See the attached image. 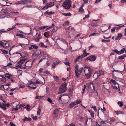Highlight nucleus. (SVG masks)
Listing matches in <instances>:
<instances>
[{
	"instance_id": "nucleus-1",
	"label": "nucleus",
	"mask_w": 126,
	"mask_h": 126,
	"mask_svg": "<svg viewBox=\"0 0 126 126\" xmlns=\"http://www.w3.org/2000/svg\"><path fill=\"white\" fill-rule=\"evenodd\" d=\"M74 67L75 69V74L76 76L77 77H79L82 73L83 68H79L77 65L75 66Z\"/></svg>"
},
{
	"instance_id": "nucleus-2",
	"label": "nucleus",
	"mask_w": 126,
	"mask_h": 126,
	"mask_svg": "<svg viewBox=\"0 0 126 126\" xmlns=\"http://www.w3.org/2000/svg\"><path fill=\"white\" fill-rule=\"evenodd\" d=\"M72 1L70 0H67L63 2L62 6L66 9H68L71 6Z\"/></svg>"
},
{
	"instance_id": "nucleus-3",
	"label": "nucleus",
	"mask_w": 126,
	"mask_h": 126,
	"mask_svg": "<svg viewBox=\"0 0 126 126\" xmlns=\"http://www.w3.org/2000/svg\"><path fill=\"white\" fill-rule=\"evenodd\" d=\"M55 26V25L54 24H53L52 26L50 27L47 28V29L46 30H48L49 29H51L50 32L52 33V35L53 34V33L56 32L57 31L56 29H55V28L54 27Z\"/></svg>"
},
{
	"instance_id": "nucleus-4",
	"label": "nucleus",
	"mask_w": 126,
	"mask_h": 126,
	"mask_svg": "<svg viewBox=\"0 0 126 126\" xmlns=\"http://www.w3.org/2000/svg\"><path fill=\"white\" fill-rule=\"evenodd\" d=\"M126 48H124L122 49L120 51H118L117 49L113 50L112 51L114 52L118 55H121L125 51V53H126V50H125Z\"/></svg>"
},
{
	"instance_id": "nucleus-5",
	"label": "nucleus",
	"mask_w": 126,
	"mask_h": 126,
	"mask_svg": "<svg viewBox=\"0 0 126 126\" xmlns=\"http://www.w3.org/2000/svg\"><path fill=\"white\" fill-rule=\"evenodd\" d=\"M96 59V57L94 55H91L88 57L86 59V60H89L91 61H94Z\"/></svg>"
},
{
	"instance_id": "nucleus-6",
	"label": "nucleus",
	"mask_w": 126,
	"mask_h": 126,
	"mask_svg": "<svg viewBox=\"0 0 126 126\" xmlns=\"http://www.w3.org/2000/svg\"><path fill=\"white\" fill-rule=\"evenodd\" d=\"M63 87H61V86L59 89V91L58 93V94L63 93L65 92L67 90V89L64 88H63Z\"/></svg>"
},
{
	"instance_id": "nucleus-7",
	"label": "nucleus",
	"mask_w": 126,
	"mask_h": 126,
	"mask_svg": "<svg viewBox=\"0 0 126 126\" xmlns=\"http://www.w3.org/2000/svg\"><path fill=\"white\" fill-rule=\"evenodd\" d=\"M66 31L68 33H69L70 32L72 31H74V29L73 27L71 26L66 28H65Z\"/></svg>"
},
{
	"instance_id": "nucleus-8",
	"label": "nucleus",
	"mask_w": 126,
	"mask_h": 126,
	"mask_svg": "<svg viewBox=\"0 0 126 126\" xmlns=\"http://www.w3.org/2000/svg\"><path fill=\"white\" fill-rule=\"evenodd\" d=\"M57 40H58L62 41V42H63L66 45V46L67 47L68 46V43L66 42L65 40L63 38H58Z\"/></svg>"
},
{
	"instance_id": "nucleus-9",
	"label": "nucleus",
	"mask_w": 126,
	"mask_h": 126,
	"mask_svg": "<svg viewBox=\"0 0 126 126\" xmlns=\"http://www.w3.org/2000/svg\"><path fill=\"white\" fill-rule=\"evenodd\" d=\"M97 24L96 23H94L92 22L91 24V25L89 27L91 29H92L95 27H96L97 26Z\"/></svg>"
},
{
	"instance_id": "nucleus-10",
	"label": "nucleus",
	"mask_w": 126,
	"mask_h": 126,
	"mask_svg": "<svg viewBox=\"0 0 126 126\" xmlns=\"http://www.w3.org/2000/svg\"><path fill=\"white\" fill-rule=\"evenodd\" d=\"M46 4L48 8L54 5V3L53 2H50L47 3Z\"/></svg>"
},
{
	"instance_id": "nucleus-11",
	"label": "nucleus",
	"mask_w": 126,
	"mask_h": 126,
	"mask_svg": "<svg viewBox=\"0 0 126 126\" xmlns=\"http://www.w3.org/2000/svg\"><path fill=\"white\" fill-rule=\"evenodd\" d=\"M123 36L122 34L121 33H120L118 34V36H116L115 38V40H118L119 39H120Z\"/></svg>"
},
{
	"instance_id": "nucleus-12",
	"label": "nucleus",
	"mask_w": 126,
	"mask_h": 126,
	"mask_svg": "<svg viewBox=\"0 0 126 126\" xmlns=\"http://www.w3.org/2000/svg\"><path fill=\"white\" fill-rule=\"evenodd\" d=\"M38 48L37 46L35 45H32L31 46L29 47V49L31 50L32 49H37Z\"/></svg>"
},
{
	"instance_id": "nucleus-13",
	"label": "nucleus",
	"mask_w": 126,
	"mask_h": 126,
	"mask_svg": "<svg viewBox=\"0 0 126 126\" xmlns=\"http://www.w3.org/2000/svg\"><path fill=\"white\" fill-rule=\"evenodd\" d=\"M63 95V99L65 100L68 101L69 100L70 97L68 95Z\"/></svg>"
},
{
	"instance_id": "nucleus-14",
	"label": "nucleus",
	"mask_w": 126,
	"mask_h": 126,
	"mask_svg": "<svg viewBox=\"0 0 126 126\" xmlns=\"http://www.w3.org/2000/svg\"><path fill=\"white\" fill-rule=\"evenodd\" d=\"M3 75L8 79H10V78H11L12 76V75L7 73H5Z\"/></svg>"
},
{
	"instance_id": "nucleus-15",
	"label": "nucleus",
	"mask_w": 126,
	"mask_h": 126,
	"mask_svg": "<svg viewBox=\"0 0 126 126\" xmlns=\"http://www.w3.org/2000/svg\"><path fill=\"white\" fill-rule=\"evenodd\" d=\"M73 102L76 105L79 103H81L82 102V101L80 99H77L75 101Z\"/></svg>"
},
{
	"instance_id": "nucleus-16",
	"label": "nucleus",
	"mask_w": 126,
	"mask_h": 126,
	"mask_svg": "<svg viewBox=\"0 0 126 126\" xmlns=\"http://www.w3.org/2000/svg\"><path fill=\"white\" fill-rule=\"evenodd\" d=\"M32 120V119L30 117L27 118L26 117H24L23 119H22L23 121L24 122L26 121H30Z\"/></svg>"
},
{
	"instance_id": "nucleus-17",
	"label": "nucleus",
	"mask_w": 126,
	"mask_h": 126,
	"mask_svg": "<svg viewBox=\"0 0 126 126\" xmlns=\"http://www.w3.org/2000/svg\"><path fill=\"white\" fill-rule=\"evenodd\" d=\"M32 63H31V62H29L28 63L30 65V66L27 65L25 66H24V67H23V68L24 69H26L27 68V67H28L27 68H29L30 67H32Z\"/></svg>"
},
{
	"instance_id": "nucleus-18",
	"label": "nucleus",
	"mask_w": 126,
	"mask_h": 126,
	"mask_svg": "<svg viewBox=\"0 0 126 126\" xmlns=\"http://www.w3.org/2000/svg\"><path fill=\"white\" fill-rule=\"evenodd\" d=\"M41 111V108L40 106H39V107L38 109L37 114L39 116L40 115V112Z\"/></svg>"
},
{
	"instance_id": "nucleus-19",
	"label": "nucleus",
	"mask_w": 126,
	"mask_h": 126,
	"mask_svg": "<svg viewBox=\"0 0 126 126\" xmlns=\"http://www.w3.org/2000/svg\"><path fill=\"white\" fill-rule=\"evenodd\" d=\"M25 60L24 59L20 60V61L18 62V63L19 65L22 64L25 62Z\"/></svg>"
},
{
	"instance_id": "nucleus-20",
	"label": "nucleus",
	"mask_w": 126,
	"mask_h": 126,
	"mask_svg": "<svg viewBox=\"0 0 126 126\" xmlns=\"http://www.w3.org/2000/svg\"><path fill=\"white\" fill-rule=\"evenodd\" d=\"M93 77L94 78H95V79H96L100 77L99 76L98 73H95L94 74L93 76Z\"/></svg>"
},
{
	"instance_id": "nucleus-21",
	"label": "nucleus",
	"mask_w": 126,
	"mask_h": 126,
	"mask_svg": "<svg viewBox=\"0 0 126 126\" xmlns=\"http://www.w3.org/2000/svg\"><path fill=\"white\" fill-rule=\"evenodd\" d=\"M9 47V45L7 43H4L3 48L7 49L9 48L8 47Z\"/></svg>"
},
{
	"instance_id": "nucleus-22",
	"label": "nucleus",
	"mask_w": 126,
	"mask_h": 126,
	"mask_svg": "<svg viewBox=\"0 0 126 126\" xmlns=\"http://www.w3.org/2000/svg\"><path fill=\"white\" fill-rule=\"evenodd\" d=\"M86 68L88 70V73H90V74H91L92 71L91 69V68L90 67L88 66H86L84 68Z\"/></svg>"
},
{
	"instance_id": "nucleus-23",
	"label": "nucleus",
	"mask_w": 126,
	"mask_h": 126,
	"mask_svg": "<svg viewBox=\"0 0 126 126\" xmlns=\"http://www.w3.org/2000/svg\"><path fill=\"white\" fill-rule=\"evenodd\" d=\"M126 57V55L124 54L121 56H119L118 57V59L119 60H122L124 59L125 57Z\"/></svg>"
},
{
	"instance_id": "nucleus-24",
	"label": "nucleus",
	"mask_w": 126,
	"mask_h": 126,
	"mask_svg": "<svg viewBox=\"0 0 126 126\" xmlns=\"http://www.w3.org/2000/svg\"><path fill=\"white\" fill-rule=\"evenodd\" d=\"M23 1L24 4L28 3H31L32 2V0H23Z\"/></svg>"
},
{
	"instance_id": "nucleus-25",
	"label": "nucleus",
	"mask_w": 126,
	"mask_h": 126,
	"mask_svg": "<svg viewBox=\"0 0 126 126\" xmlns=\"http://www.w3.org/2000/svg\"><path fill=\"white\" fill-rule=\"evenodd\" d=\"M60 62V61H59L57 63H56L55 62H54L52 64V68H54L57 64H59Z\"/></svg>"
},
{
	"instance_id": "nucleus-26",
	"label": "nucleus",
	"mask_w": 126,
	"mask_h": 126,
	"mask_svg": "<svg viewBox=\"0 0 126 126\" xmlns=\"http://www.w3.org/2000/svg\"><path fill=\"white\" fill-rule=\"evenodd\" d=\"M91 74H90V73H88L87 74H86V73H85V76L86 77V78L88 79L90 78Z\"/></svg>"
},
{
	"instance_id": "nucleus-27",
	"label": "nucleus",
	"mask_w": 126,
	"mask_h": 126,
	"mask_svg": "<svg viewBox=\"0 0 126 126\" xmlns=\"http://www.w3.org/2000/svg\"><path fill=\"white\" fill-rule=\"evenodd\" d=\"M75 105L74 102H72L71 104L69 105V108H72L74 105Z\"/></svg>"
},
{
	"instance_id": "nucleus-28",
	"label": "nucleus",
	"mask_w": 126,
	"mask_h": 126,
	"mask_svg": "<svg viewBox=\"0 0 126 126\" xmlns=\"http://www.w3.org/2000/svg\"><path fill=\"white\" fill-rule=\"evenodd\" d=\"M54 13V12H51V11L50 12L46 11L44 13L45 14H47L48 15H50L53 14Z\"/></svg>"
},
{
	"instance_id": "nucleus-29",
	"label": "nucleus",
	"mask_w": 126,
	"mask_h": 126,
	"mask_svg": "<svg viewBox=\"0 0 126 126\" xmlns=\"http://www.w3.org/2000/svg\"><path fill=\"white\" fill-rule=\"evenodd\" d=\"M0 79L1 81L4 82H5L6 80V79L4 77L2 78H0Z\"/></svg>"
},
{
	"instance_id": "nucleus-30",
	"label": "nucleus",
	"mask_w": 126,
	"mask_h": 126,
	"mask_svg": "<svg viewBox=\"0 0 126 126\" xmlns=\"http://www.w3.org/2000/svg\"><path fill=\"white\" fill-rule=\"evenodd\" d=\"M81 56H79L75 60L74 62L75 63H76L78 61H79L80 60V59L81 58Z\"/></svg>"
},
{
	"instance_id": "nucleus-31",
	"label": "nucleus",
	"mask_w": 126,
	"mask_h": 126,
	"mask_svg": "<svg viewBox=\"0 0 126 126\" xmlns=\"http://www.w3.org/2000/svg\"><path fill=\"white\" fill-rule=\"evenodd\" d=\"M117 103L119 105L120 107H121L123 106V103L122 101H118L117 102Z\"/></svg>"
},
{
	"instance_id": "nucleus-32",
	"label": "nucleus",
	"mask_w": 126,
	"mask_h": 126,
	"mask_svg": "<svg viewBox=\"0 0 126 126\" xmlns=\"http://www.w3.org/2000/svg\"><path fill=\"white\" fill-rule=\"evenodd\" d=\"M39 45L40 46L43 47H44L45 48H47V45H45L42 42L41 43L39 44Z\"/></svg>"
},
{
	"instance_id": "nucleus-33",
	"label": "nucleus",
	"mask_w": 126,
	"mask_h": 126,
	"mask_svg": "<svg viewBox=\"0 0 126 126\" xmlns=\"http://www.w3.org/2000/svg\"><path fill=\"white\" fill-rule=\"evenodd\" d=\"M40 34H39L38 36L36 38H35V40L36 42H38L39 40V39L41 38V37H40Z\"/></svg>"
},
{
	"instance_id": "nucleus-34",
	"label": "nucleus",
	"mask_w": 126,
	"mask_h": 126,
	"mask_svg": "<svg viewBox=\"0 0 126 126\" xmlns=\"http://www.w3.org/2000/svg\"><path fill=\"white\" fill-rule=\"evenodd\" d=\"M104 74V72L102 70L99 71L98 73L99 77H100L101 75H103Z\"/></svg>"
},
{
	"instance_id": "nucleus-35",
	"label": "nucleus",
	"mask_w": 126,
	"mask_h": 126,
	"mask_svg": "<svg viewBox=\"0 0 126 126\" xmlns=\"http://www.w3.org/2000/svg\"><path fill=\"white\" fill-rule=\"evenodd\" d=\"M101 41L102 42L104 43H109L110 42V40H105L104 39H103Z\"/></svg>"
},
{
	"instance_id": "nucleus-36",
	"label": "nucleus",
	"mask_w": 126,
	"mask_h": 126,
	"mask_svg": "<svg viewBox=\"0 0 126 126\" xmlns=\"http://www.w3.org/2000/svg\"><path fill=\"white\" fill-rule=\"evenodd\" d=\"M67 85V84L66 83H63L62 84V86H61V87H63V88H66V89H67V87L66 86Z\"/></svg>"
},
{
	"instance_id": "nucleus-37",
	"label": "nucleus",
	"mask_w": 126,
	"mask_h": 126,
	"mask_svg": "<svg viewBox=\"0 0 126 126\" xmlns=\"http://www.w3.org/2000/svg\"><path fill=\"white\" fill-rule=\"evenodd\" d=\"M16 4H23L24 5L23 0H21L19 1H18L17 2L15 3Z\"/></svg>"
},
{
	"instance_id": "nucleus-38",
	"label": "nucleus",
	"mask_w": 126,
	"mask_h": 126,
	"mask_svg": "<svg viewBox=\"0 0 126 126\" xmlns=\"http://www.w3.org/2000/svg\"><path fill=\"white\" fill-rule=\"evenodd\" d=\"M62 14L63 15L66 16H70L72 15L70 13H63Z\"/></svg>"
},
{
	"instance_id": "nucleus-39",
	"label": "nucleus",
	"mask_w": 126,
	"mask_h": 126,
	"mask_svg": "<svg viewBox=\"0 0 126 126\" xmlns=\"http://www.w3.org/2000/svg\"><path fill=\"white\" fill-rule=\"evenodd\" d=\"M53 78L56 81H58L59 80V79L58 77L57 76H54L53 77Z\"/></svg>"
},
{
	"instance_id": "nucleus-40",
	"label": "nucleus",
	"mask_w": 126,
	"mask_h": 126,
	"mask_svg": "<svg viewBox=\"0 0 126 126\" xmlns=\"http://www.w3.org/2000/svg\"><path fill=\"white\" fill-rule=\"evenodd\" d=\"M59 112V110L57 109H56L55 110L53 114L55 115H58Z\"/></svg>"
},
{
	"instance_id": "nucleus-41",
	"label": "nucleus",
	"mask_w": 126,
	"mask_h": 126,
	"mask_svg": "<svg viewBox=\"0 0 126 126\" xmlns=\"http://www.w3.org/2000/svg\"><path fill=\"white\" fill-rule=\"evenodd\" d=\"M92 86L93 87V89L94 90V91L96 93L97 95H98V93H97V91H95V87L94 86V85L93 83H92Z\"/></svg>"
},
{
	"instance_id": "nucleus-42",
	"label": "nucleus",
	"mask_w": 126,
	"mask_h": 126,
	"mask_svg": "<svg viewBox=\"0 0 126 126\" xmlns=\"http://www.w3.org/2000/svg\"><path fill=\"white\" fill-rule=\"evenodd\" d=\"M0 50H1L2 52L4 54H8V52L2 49H0Z\"/></svg>"
},
{
	"instance_id": "nucleus-43",
	"label": "nucleus",
	"mask_w": 126,
	"mask_h": 126,
	"mask_svg": "<svg viewBox=\"0 0 126 126\" xmlns=\"http://www.w3.org/2000/svg\"><path fill=\"white\" fill-rule=\"evenodd\" d=\"M69 24V22L67 20L64 24H63V26H65L66 25H68Z\"/></svg>"
},
{
	"instance_id": "nucleus-44",
	"label": "nucleus",
	"mask_w": 126,
	"mask_h": 126,
	"mask_svg": "<svg viewBox=\"0 0 126 126\" xmlns=\"http://www.w3.org/2000/svg\"><path fill=\"white\" fill-rule=\"evenodd\" d=\"M87 54V53H83V54L81 55V58H83L85 57V56H87V55H86Z\"/></svg>"
},
{
	"instance_id": "nucleus-45",
	"label": "nucleus",
	"mask_w": 126,
	"mask_h": 126,
	"mask_svg": "<svg viewBox=\"0 0 126 126\" xmlns=\"http://www.w3.org/2000/svg\"><path fill=\"white\" fill-rule=\"evenodd\" d=\"M62 99H63V95H62L61 96H60L58 99V101L59 102H61L62 101Z\"/></svg>"
},
{
	"instance_id": "nucleus-46",
	"label": "nucleus",
	"mask_w": 126,
	"mask_h": 126,
	"mask_svg": "<svg viewBox=\"0 0 126 126\" xmlns=\"http://www.w3.org/2000/svg\"><path fill=\"white\" fill-rule=\"evenodd\" d=\"M31 117L33 120H36L37 119V116H34L32 114L31 115Z\"/></svg>"
},
{
	"instance_id": "nucleus-47",
	"label": "nucleus",
	"mask_w": 126,
	"mask_h": 126,
	"mask_svg": "<svg viewBox=\"0 0 126 126\" xmlns=\"http://www.w3.org/2000/svg\"><path fill=\"white\" fill-rule=\"evenodd\" d=\"M84 11V10L82 8L80 7L79 10V12L80 13H82Z\"/></svg>"
},
{
	"instance_id": "nucleus-48",
	"label": "nucleus",
	"mask_w": 126,
	"mask_h": 126,
	"mask_svg": "<svg viewBox=\"0 0 126 126\" xmlns=\"http://www.w3.org/2000/svg\"><path fill=\"white\" fill-rule=\"evenodd\" d=\"M29 105H27L26 106V107H24V108H26V109L28 111L30 110V108H29Z\"/></svg>"
},
{
	"instance_id": "nucleus-49",
	"label": "nucleus",
	"mask_w": 126,
	"mask_h": 126,
	"mask_svg": "<svg viewBox=\"0 0 126 126\" xmlns=\"http://www.w3.org/2000/svg\"><path fill=\"white\" fill-rule=\"evenodd\" d=\"M0 107L1 108L3 109V110H6V108L5 107V106H3L1 104H0Z\"/></svg>"
},
{
	"instance_id": "nucleus-50",
	"label": "nucleus",
	"mask_w": 126,
	"mask_h": 126,
	"mask_svg": "<svg viewBox=\"0 0 126 126\" xmlns=\"http://www.w3.org/2000/svg\"><path fill=\"white\" fill-rule=\"evenodd\" d=\"M115 112L116 113V114L117 115H118L119 114H122L123 113L121 111H115Z\"/></svg>"
},
{
	"instance_id": "nucleus-51",
	"label": "nucleus",
	"mask_w": 126,
	"mask_h": 126,
	"mask_svg": "<svg viewBox=\"0 0 126 126\" xmlns=\"http://www.w3.org/2000/svg\"><path fill=\"white\" fill-rule=\"evenodd\" d=\"M47 100L49 102L53 104V103H52V101L51 99L50 98H47Z\"/></svg>"
},
{
	"instance_id": "nucleus-52",
	"label": "nucleus",
	"mask_w": 126,
	"mask_h": 126,
	"mask_svg": "<svg viewBox=\"0 0 126 126\" xmlns=\"http://www.w3.org/2000/svg\"><path fill=\"white\" fill-rule=\"evenodd\" d=\"M91 116L92 118H94V111L91 112Z\"/></svg>"
},
{
	"instance_id": "nucleus-53",
	"label": "nucleus",
	"mask_w": 126,
	"mask_h": 126,
	"mask_svg": "<svg viewBox=\"0 0 126 126\" xmlns=\"http://www.w3.org/2000/svg\"><path fill=\"white\" fill-rule=\"evenodd\" d=\"M92 87V83L91 84H89L88 85V91H89V90Z\"/></svg>"
},
{
	"instance_id": "nucleus-54",
	"label": "nucleus",
	"mask_w": 126,
	"mask_h": 126,
	"mask_svg": "<svg viewBox=\"0 0 126 126\" xmlns=\"http://www.w3.org/2000/svg\"><path fill=\"white\" fill-rule=\"evenodd\" d=\"M4 43H3L2 41H0V46H2L3 48Z\"/></svg>"
},
{
	"instance_id": "nucleus-55",
	"label": "nucleus",
	"mask_w": 126,
	"mask_h": 126,
	"mask_svg": "<svg viewBox=\"0 0 126 126\" xmlns=\"http://www.w3.org/2000/svg\"><path fill=\"white\" fill-rule=\"evenodd\" d=\"M48 8L47 7V6L46 4L45 5V6L44 7H43L42 8V10H44L45 9H47Z\"/></svg>"
},
{
	"instance_id": "nucleus-56",
	"label": "nucleus",
	"mask_w": 126,
	"mask_h": 126,
	"mask_svg": "<svg viewBox=\"0 0 126 126\" xmlns=\"http://www.w3.org/2000/svg\"><path fill=\"white\" fill-rule=\"evenodd\" d=\"M12 13L14 14H15V15L16 16L18 15L19 14V13L18 12H12Z\"/></svg>"
},
{
	"instance_id": "nucleus-57",
	"label": "nucleus",
	"mask_w": 126,
	"mask_h": 126,
	"mask_svg": "<svg viewBox=\"0 0 126 126\" xmlns=\"http://www.w3.org/2000/svg\"><path fill=\"white\" fill-rule=\"evenodd\" d=\"M64 63L66 65H68L70 66V63L69 62H64Z\"/></svg>"
},
{
	"instance_id": "nucleus-58",
	"label": "nucleus",
	"mask_w": 126,
	"mask_h": 126,
	"mask_svg": "<svg viewBox=\"0 0 126 126\" xmlns=\"http://www.w3.org/2000/svg\"><path fill=\"white\" fill-rule=\"evenodd\" d=\"M111 81L112 82H113L114 84H117L116 81L114 80H113L112 79H111Z\"/></svg>"
},
{
	"instance_id": "nucleus-59",
	"label": "nucleus",
	"mask_w": 126,
	"mask_h": 126,
	"mask_svg": "<svg viewBox=\"0 0 126 126\" xmlns=\"http://www.w3.org/2000/svg\"><path fill=\"white\" fill-rule=\"evenodd\" d=\"M25 7H27L29 8L32 7V6L31 5L27 4L24 6Z\"/></svg>"
},
{
	"instance_id": "nucleus-60",
	"label": "nucleus",
	"mask_w": 126,
	"mask_h": 126,
	"mask_svg": "<svg viewBox=\"0 0 126 126\" xmlns=\"http://www.w3.org/2000/svg\"><path fill=\"white\" fill-rule=\"evenodd\" d=\"M115 30L116 29L115 27H114L111 29V32H113L115 31Z\"/></svg>"
},
{
	"instance_id": "nucleus-61",
	"label": "nucleus",
	"mask_w": 126,
	"mask_h": 126,
	"mask_svg": "<svg viewBox=\"0 0 126 126\" xmlns=\"http://www.w3.org/2000/svg\"><path fill=\"white\" fill-rule=\"evenodd\" d=\"M91 108H92L93 109H94V110L95 111H96V110H97V108L96 107V106H92Z\"/></svg>"
},
{
	"instance_id": "nucleus-62",
	"label": "nucleus",
	"mask_w": 126,
	"mask_h": 126,
	"mask_svg": "<svg viewBox=\"0 0 126 126\" xmlns=\"http://www.w3.org/2000/svg\"><path fill=\"white\" fill-rule=\"evenodd\" d=\"M7 32V31H4V30L3 29H2V30L0 31V33L1 32L4 33V32Z\"/></svg>"
},
{
	"instance_id": "nucleus-63",
	"label": "nucleus",
	"mask_w": 126,
	"mask_h": 126,
	"mask_svg": "<svg viewBox=\"0 0 126 126\" xmlns=\"http://www.w3.org/2000/svg\"><path fill=\"white\" fill-rule=\"evenodd\" d=\"M43 70V69L42 68H40L39 70V72L41 73L42 72Z\"/></svg>"
},
{
	"instance_id": "nucleus-64",
	"label": "nucleus",
	"mask_w": 126,
	"mask_h": 126,
	"mask_svg": "<svg viewBox=\"0 0 126 126\" xmlns=\"http://www.w3.org/2000/svg\"><path fill=\"white\" fill-rule=\"evenodd\" d=\"M42 97L41 96H36V99H41Z\"/></svg>"
}]
</instances>
